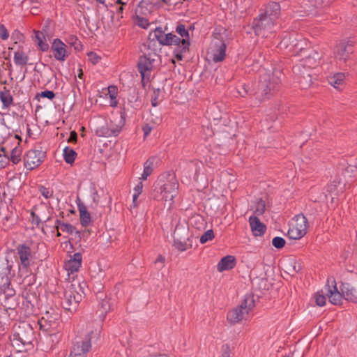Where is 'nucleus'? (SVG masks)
<instances>
[{
	"mask_svg": "<svg viewBox=\"0 0 357 357\" xmlns=\"http://www.w3.org/2000/svg\"><path fill=\"white\" fill-rule=\"evenodd\" d=\"M178 190V182L174 173L161 175L159 178L153 196L154 199L163 200L170 207Z\"/></svg>",
	"mask_w": 357,
	"mask_h": 357,
	"instance_id": "obj_1",
	"label": "nucleus"
},
{
	"mask_svg": "<svg viewBox=\"0 0 357 357\" xmlns=\"http://www.w3.org/2000/svg\"><path fill=\"white\" fill-rule=\"evenodd\" d=\"M319 59V54L315 50H311L305 59L293 67L295 79L303 89H306L312 84L311 68L316 66Z\"/></svg>",
	"mask_w": 357,
	"mask_h": 357,
	"instance_id": "obj_2",
	"label": "nucleus"
},
{
	"mask_svg": "<svg viewBox=\"0 0 357 357\" xmlns=\"http://www.w3.org/2000/svg\"><path fill=\"white\" fill-rule=\"evenodd\" d=\"M86 283L73 280L65 289L61 301L63 307L70 312H75L84 294Z\"/></svg>",
	"mask_w": 357,
	"mask_h": 357,
	"instance_id": "obj_3",
	"label": "nucleus"
},
{
	"mask_svg": "<svg viewBox=\"0 0 357 357\" xmlns=\"http://www.w3.org/2000/svg\"><path fill=\"white\" fill-rule=\"evenodd\" d=\"M228 40V33L225 28L215 29L209 48L211 58L214 62H220L224 60Z\"/></svg>",
	"mask_w": 357,
	"mask_h": 357,
	"instance_id": "obj_4",
	"label": "nucleus"
},
{
	"mask_svg": "<svg viewBox=\"0 0 357 357\" xmlns=\"http://www.w3.org/2000/svg\"><path fill=\"white\" fill-rule=\"evenodd\" d=\"M281 73L278 70L272 74L265 73L260 76L257 89L255 92L256 98L261 100L262 98H269L276 91L280 83V75Z\"/></svg>",
	"mask_w": 357,
	"mask_h": 357,
	"instance_id": "obj_5",
	"label": "nucleus"
},
{
	"mask_svg": "<svg viewBox=\"0 0 357 357\" xmlns=\"http://www.w3.org/2000/svg\"><path fill=\"white\" fill-rule=\"evenodd\" d=\"M255 306V303L253 296L245 295L241 304L227 313V319L228 321L231 324H236L245 319Z\"/></svg>",
	"mask_w": 357,
	"mask_h": 357,
	"instance_id": "obj_6",
	"label": "nucleus"
},
{
	"mask_svg": "<svg viewBox=\"0 0 357 357\" xmlns=\"http://www.w3.org/2000/svg\"><path fill=\"white\" fill-rule=\"evenodd\" d=\"M16 250L19 259V275L27 276L31 273L30 266L33 260L31 249L29 246L22 244L17 247Z\"/></svg>",
	"mask_w": 357,
	"mask_h": 357,
	"instance_id": "obj_7",
	"label": "nucleus"
},
{
	"mask_svg": "<svg viewBox=\"0 0 357 357\" xmlns=\"http://www.w3.org/2000/svg\"><path fill=\"white\" fill-rule=\"evenodd\" d=\"M176 32L179 34L182 38H179L180 41L175 45L174 54L178 61H181L183 57V54L189 51L190 45V36L188 31L185 29V26L182 24L176 26Z\"/></svg>",
	"mask_w": 357,
	"mask_h": 357,
	"instance_id": "obj_8",
	"label": "nucleus"
},
{
	"mask_svg": "<svg viewBox=\"0 0 357 357\" xmlns=\"http://www.w3.org/2000/svg\"><path fill=\"white\" fill-rule=\"evenodd\" d=\"M275 21L276 20L261 13L254 20L252 27L257 35L266 36V33L271 32L273 30Z\"/></svg>",
	"mask_w": 357,
	"mask_h": 357,
	"instance_id": "obj_9",
	"label": "nucleus"
},
{
	"mask_svg": "<svg viewBox=\"0 0 357 357\" xmlns=\"http://www.w3.org/2000/svg\"><path fill=\"white\" fill-rule=\"evenodd\" d=\"M353 52V45L349 42L340 43L335 47L333 51L335 59L340 67H342L343 65L345 67L348 66L347 62Z\"/></svg>",
	"mask_w": 357,
	"mask_h": 357,
	"instance_id": "obj_10",
	"label": "nucleus"
},
{
	"mask_svg": "<svg viewBox=\"0 0 357 357\" xmlns=\"http://www.w3.org/2000/svg\"><path fill=\"white\" fill-rule=\"evenodd\" d=\"M294 220L295 222L289 228L287 235L291 239L298 240L306 234L308 222L303 214L296 215Z\"/></svg>",
	"mask_w": 357,
	"mask_h": 357,
	"instance_id": "obj_11",
	"label": "nucleus"
},
{
	"mask_svg": "<svg viewBox=\"0 0 357 357\" xmlns=\"http://www.w3.org/2000/svg\"><path fill=\"white\" fill-rule=\"evenodd\" d=\"M121 120L119 124H114L113 121H110L109 122L105 123V125H102L98 128H97L96 130V134L99 137H116L117 136L124 125V121L123 120V115H121Z\"/></svg>",
	"mask_w": 357,
	"mask_h": 357,
	"instance_id": "obj_12",
	"label": "nucleus"
},
{
	"mask_svg": "<svg viewBox=\"0 0 357 357\" xmlns=\"http://www.w3.org/2000/svg\"><path fill=\"white\" fill-rule=\"evenodd\" d=\"M58 320L59 315L57 314L52 317L49 312H46L45 316L38 321L40 329L47 332L50 336L54 335L59 326Z\"/></svg>",
	"mask_w": 357,
	"mask_h": 357,
	"instance_id": "obj_13",
	"label": "nucleus"
},
{
	"mask_svg": "<svg viewBox=\"0 0 357 357\" xmlns=\"http://www.w3.org/2000/svg\"><path fill=\"white\" fill-rule=\"evenodd\" d=\"M153 37V40L156 39L162 45H174L179 42V37L172 33H165V31L160 27L156 28L153 33H151L149 38Z\"/></svg>",
	"mask_w": 357,
	"mask_h": 357,
	"instance_id": "obj_14",
	"label": "nucleus"
},
{
	"mask_svg": "<svg viewBox=\"0 0 357 357\" xmlns=\"http://www.w3.org/2000/svg\"><path fill=\"white\" fill-rule=\"evenodd\" d=\"M153 37V40L156 39L162 45H174L179 42V37L172 33H165V31L160 27L156 28L153 33H151L149 38Z\"/></svg>",
	"mask_w": 357,
	"mask_h": 357,
	"instance_id": "obj_15",
	"label": "nucleus"
},
{
	"mask_svg": "<svg viewBox=\"0 0 357 357\" xmlns=\"http://www.w3.org/2000/svg\"><path fill=\"white\" fill-rule=\"evenodd\" d=\"M45 157V153L38 150H29L24 156V166L32 170L40 165Z\"/></svg>",
	"mask_w": 357,
	"mask_h": 357,
	"instance_id": "obj_16",
	"label": "nucleus"
},
{
	"mask_svg": "<svg viewBox=\"0 0 357 357\" xmlns=\"http://www.w3.org/2000/svg\"><path fill=\"white\" fill-rule=\"evenodd\" d=\"M66 48V45L61 40L54 39L51 45L54 58L61 62L66 61L70 54Z\"/></svg>",
	"mask_w": 357,
	"mask_h": 357,
	"instance_id": "obj_17",
	"label": "nucleus"
},
{
	"mask_svg": "<svg viewBox=\"0 0 357 357\" xmlns=\"http://www.w3.org/2000/svg\"><path fill=\"white\" fill-rule=\"evenodd\" d=\"M153 59H151L150 56H147L146 55H144L140 56L138 61V70L142 76V81L144 83L146 80L149 81L151 73L153 69Z\"/></svg>",
	"mask_w": 357,
	"mask_h": 357,
	"instance_id": "obj_18",
	"label": "nucleus"
},
{
	"mask_svg": "<svg viewBox=\"0 0 357 357\" xmlns=\"http://www.w3.org/2000/svg\"><path fill=\"white\" fill-rule=\"evenodd\" d=\"M13 264V262L10 261L7 257H0V286L8 285Z\"/></svg>",
	"mask_w": 357,
	"mask_h": 357,
	"instance_id": "obj_19",
	"label": "nucleus"
},
{
	"mask_svg": "<svg viewBox=\"0 0 357 357\" xmlns=\"http://www.w3.org/2000/svg\"><path fill=\"white\" fill-rule=\"evenodd\" d=\"M341 291L346 300L357 303V282L342 283Z\"/></svg>",
	"mask_w": 357,
	"mask_h": 357,
	"instance_id": "obj_20",
	"label": "nucleus"
},
{
	"mask_svg": "<svg viewBox=\"0 0 357 357\" xmlns=\"http://www.w3.org/2000/svg\"><path fill=\"white\" fill-rule=\"evenodd\" d=\"M82 257L79 252L75 253L70 256V259L64 264V268L68 272V275L77 272L81 266Z\"/></svg>",
	"mask_w": 357,
	"mask_h": 357,
	"instance_id": "obj_21",
	"label": "nucleus"
},
{
	"mask_svg": "<svg viewBox=\"0 0 357 357\" xmlns=\"http://www.w3.org/2000/svg\"><path fill=\"white\" fill-rule=\"evenodd\" d=\"M329 282L330 280H328V284L325 288V294L328 297L331 303L337 305L340 303L342 294L338 291L334 280L331 281L332 286L329 285Z\"/></svg>",
	"mask_w": 357,
	"mask_h": 357,
	"instance_id": "obj_22",
	"label": "nucleus"
},
{
	"mask_svg": "<svg viewBox=\"0 0 357 357\" xmlns=\"http://www.w3.org/2000/svg\"><path fill=\"white\" fill-rule=\"evenodd\" d=\"M91 349L89 342H77L74 344L68 357H86V354Z\"/></svg>",
	"mask_w": 357,
	"mask_h": 357,
	"instance_id": "obj_23",
	"label": "nucleus"
},
{
	"mask_svg": "<svg viewBox=\"0 0 357 357\" xmlns=\"http://www.w3.org/2000/svg\"><path fill=\"white\" fill-rule=\"evenodd\" d=\"M249 222L254 236H261L264 235L266 231V225L263 224L257 217L250 216Z\"/></svg>",
	"mask_w": 357,
	"mask_h": 357,
	"instance_id": "obj_24",
	"label": "nucleus"
},
{
	"mask_svg": "<svg viewBox=\"0 0 357 357\" xmlns=\"http://www.w3.org/2000/svg\"><path fill=\"white\" fill-rule=\"evenodd\" d=\"M236 265V259L234 256L227 255L221 259L217 266L219 272L232 269Z\"/></svg>",
	"mask_w": 357,
	"mask_h": 357,
	"instance_id": "obj_25",
	"label": "nucleus"
},
{
	"mask_svg": "<svg viewBox=\"0 0 357 357\" xmlns=\"http://www.w3.org/2000/svg\"><path fill=\"white\" fill-rule=\"evenodd\" d=\"M188 234V227L184 225L178 224L176 226V228L174 231V239L175 241L188 240V241H190V236Z\"/></svg>",
	"mask_w": 357,
	"mask_h": 357,
	"instance_id": "obj_26",
	"label": "nucleus"
},
{
	"mask_svg": "<svg viewBox=\"0 0 357 357\" xmlns=\"http://www.w3.org/2000/svg\"><path fill=\"white\" fill-rule=\"evenodd\" d=\"M264 14H265L266 15L268 16L271 18L277 20L280 14V4L276 2L269 3L267 5Z\"/></svg>",
	"mask_w": 357,
	"mask_h": 357,
	"instance_id": "obj_27",
	"label": "nucleus"
},
{
	"mask_svg": "<svg viewBox=\"0 0 357 357\" xmlns=\"http://www.w3.org/2000/svg\"><path fill=\"white\" fill-rule=\"evenodd\" d=\"M346 75L344 73H337L332 76L328 77L329 84L337 89H340L344 84Z\"/></svg>",
	"mask_w": 357,
	"mask_h": 357,
	"instance_id": "obj_28",
	"label": "nucleus"
},
{
	"mask_svg": "<svg viewBox=\"0 0 357 357\" xmlns=\"http://www.w3.org/2000/svg\"><path fill=\"white\" fill-rule=\"evenodd\" d=\"M155 160V158H150L144 162V172L141 177L142 179H147L148 176H149L152 174L154 168Z\"/></svg>",
	"mask_w": 357,
	"mask_h": 357,
	"instance_id": "obj_29",
	"label": "nucleus"
},
{
	"mask_svg": "<svg viewBox=\"0 0 357 357\" xmlns=\"http://www.w3.org/2000/svg\"><path fill=\"white\" fill-rule=\"evenodd\" d=\"M80 222L82 226L86 227L91 222V215L84 205H79Z\"/></svg>",
	"mask_w": 357,
	"mask_h": 357,
	"instance_id": "obj_30",
	"label": "nucleus"
},
{
	"mask_svg": "<svg viewBox=\"0 0 357 357\" xmlns=\"http://www.w3.org/2000/svg\"><path fill=\"white\" fill-rule=\"evenodd\" d=\"M44 217H42V215L40 211V208L37 206H34L31 211V219L30 221L33 225H35L36 227H39L42 223L43 219Z\"/></svg>",
	"mask_w": 357,
	"mask_h": 357,
	"instance_id": "obj_31",
	"label": "nucleus"
},
{
	"mask_svg": "<svg viewBox=\"0 0 357 357\" xmlns=\"http://www.w3.org/2000/svg\"><path fill=\"white\" fill-rule=\"evenodd\" d=\"M101 330V326L97 327L94 330L90 331L86 336L85 339L84 340H82L81 342H89L91 345L92 342H96L98 340H99L100 337Z\"/></svg>",
	"mask_w": 357,
	"mask_h": 357,
	"instance_id": "obj_32",
	"label": "nucleus"
},
{
	"mask_svg": "<svg viewBox=\"0 0 357 357\" xmlns=\"http://www.w3.org/2000/svg\"><path fill=\"white\" fill-rule=\"evenodd\" d=\"M29 61L28 56L22 50H18L14 54V62L17 66H25Z\"/></svg>",
	"mask_w": 357,
	"mask_h": 357,
	"instance_id": "obj_33",
	"label": "nucleus"
},
{
	"mask_svg": "<svg viewBox=\"0 0 357 357\" xmlns=\"http://www.w3.org/2000/svg\"><path fill=\"white\" fill-rule=\"evenodd\" d=\"M190 224L198 229H202L205 227L206 222L202 215H195L190 218Z\"/></svg>",
	"mask_w": 357,
	"mask_h": 357,
	"instance_id": "obj_34",
	"label": "nucleus"
},
{
	"mask_svg": "<svg viewBox=\"0 0 357 357\" xmlns=\"http://www.w3.org/2000/svg\"><path fill=\"white\" fill-rule=\"evenodd\" d=\"M55 224V228L56 229H61L63 232H67L68 234H72L75 231L74 226L68 223L62 222L59 220H56Z\"/></svg>",
	"mask_w": 357,
	"mask_h": 357,
	"instance_id": "obj_35",
	"label": "nucleus"
},
{
	"mask_svg": "<svg viewBox=\"0 0 357 357\" xmlns=\"http://www.w3.org/2000/svg\"><path fill=\"white\" fill-rule=\"evenodd\" d=\"M34 34H35L36 41L37 42L38 45L40 47V49L43 52L47 51L49 50V45L47 43L43 42V32L42 31H34Z\"/></svg>",
	"mask_w": 357,
	"mask_h": 357,
	"instance_id": "obj_36",
	"label": "nucleus"
},
{
	"mask_svg": "<svg viewBox=\"0 0 357 357\" xmlns=\"http://www.w3.org/2000/svg\"><path fill=\"white\" fill-rule=\"evenodd\" d=\"M76 155H77V153L73 149H70L68 146L64 148L63 158H64L65 161L67 163H68V164L73 163L75 160Z\"/></svg>",
	"mask_w": 357,
	"mask_h": 357,
	"instance_id": "obj_37",
	"label": "nucleus"
},
{
	"mask_svg": "<svg viewBox=\"0 0 357 357\" xmlns=\"http://www.w3.org/2000/svg\"><path fill=\"white\" fill-rule=\"evenodd\" d=\"M174 245L175 246V248L177 250L182 251V252L191 248L192 246L190 239V241H188V240H180V241L174 240Z\"/></svg>",
	"mask_w": 357,
	"mask_h": 357,
	"instance_id": "obj_38",
	"label": "nucleus"
},
{
	"mask_svg": "<svg viewBox=\"0 0 357 357\" xmlns=\"http://www.w3.org/2000/svg\"><path fill=\"white\" fill-rule=\"evenodd\" d=\"M21 155L22 149L20 147L17 146L12 150L10 157H8V159L13 164H17L21 160Z\"/></svg>",
	"mask_w": 357,
	"mask_h": 357,
	"instance_id": "obj_39",
	"label": "nucleus"
},
{
	"mask_svg": "<svg viewBox=\"0 0 357 357\" xmlns=\"http://www.w3.org/2000/svg\"><path fill=\"white\" fill-rule=\"evenodd\" d=\"M100 309L98 311L100 312V316L102 317V320H104L106 314L110 310V304L107 299H103L100 305Z\"/></svg>",
	"mask_w": 357,
	"mask_h": 357,
	"instance_id": "obj_40",
	"label": "nucleus"
},
{
	"mask_svg": "<svg viewBox=\"0 0 357 357\" xmlns=\"http://www.w3.org/2000/svg\"><path fill=\"white\" fill-rule=\"evenodd\" d=\"M66 42L77 51H79L82 50V45H81L79 40L75 36H70L66 40Z\"/></svg>",
	"mask_w": 357,
	"mask_h": 357,
	"instance_id": "obj_41",
	"label": "nucleus"
},
{
	"mask_svg": "<svg viewBox=\"0 0 357 357\" xmlns=\"http://www.w3.org/2000/svg\"><path fill=\"white\" fill-rule=\"evenodd\" d=\"M266 210V204L265 202L261 199H259L257 202L256 208L255 210V213L257 215H262Z\"/></svg>",
	"mask_w": 357,
	"mask_h": 357,
	"instance_id": "obj_42",
	"label": "nucleus"
},
{
	"mask_svg": "<svg viewBox=\"0 0 357 357\" xmlns=\"http://www.w3.org/2000/svg\"><path fill=\"white\" fill-rule=\"evenodd\" d=\"M0 98L3 104L6 107H8L13 102V98L8 92H1L0 94Z\"/></svg>",
	"mask_w": 357,
	"mask_h": 357,
	"instance_id": "obj_43",
	"label": "nucleus"
},
{
	"mask_svg": "<svg viewBox=\"0 0 357 357\" xmlns=\"http://www.w3.org/2000/svg\"><path fill=\"white\" fill-rule=\"evenodd\" d=\"M214 237L213 231L208 229L200 237V243L204 244L207 241L213 240Z\"/></svg>",
	"mask_w": 357,
	"mask_h": 357,
	"instance_id": "obj_44",
	"label": "nucleus"
},
{
	"mask_svg": "<svg viewBox=\"0 0 357 357\" xmlns=\"http://www.w3.org/2000/svg\"><path fill=\"white\" fill-rule=\"evenodd\" d=\"M294 40H296V38H294V40H293L291 41V43H292V46H294L296 49H298V54L299 56H303V54H306V52H309V50H306L305 48H304L303 47V43H304L305 42L304 41H301L299 43H294Z\"/></svg>",
	"mask_w": 357,
	"mask_h": 357,
	"instance_id": "obj_45",
	"label": "nucleus"
},
{
	"mask_svg": "<svg viewBox=\"0 0 357 357\" xmlns=\"http://www.w3.org/2000/svg\"><path fill=\"white\" fill-rule=\"evenodd\" d=\"M286 241L285 240L280 236H276L273 238L272 244L273 245L278 249H281L285 245Z\"/></svg>",
	"mask_w": 357,
	"mask_h": 357,
	"instance_id": "obj_46",
	"label": "nucleus"
},
{
	"mask_svg": "<svg viewBox=\"0 0 357 357\" xmlns=\"http://www.w3.org/2000/svg\"><path fill=\"white\" fill-rule=\"evenodd\" d=\"M10 286V279L8 280V285L0 286L1 289L4 292L7 296H12L15 294V291Z\"/></svg>",
	"mask_w": 357,
	"mask_h": 357,
	"instance_id": "obj_47",
	"label": "nucleus"
},
{
	"mask_svg": "<svg viewBox=\"0 0 357 357\" xmlns=\"http://www.w3.org/2000/svg\"><path fill=\"white\" fill-rule=\"evenodd\" d=\"M1 151L3 153V154L0 153V168H3L6 167V164L9 161V159L6 155L5 148L1 147Z\"/></svg>",
	"mask_w": 357,
	"mask_h": 357,
	"instance_id": "obj_48",
	"label": "nucleus"
},
{
	"mask_svg": "<svg viewBox=\"0 0 357 357\" xmlns=\"http://www.w3.org/2000/svg\"><path fill=\"white\" fill-rule=\"evenodd\" d=\"M39 191L40 194L46 199L50 198L53 196V191L45 186H40Z\"/></svg>",
	"mask_w": 357,
	"mask_h": 357,
	"instance_id": "obj_49",
	"label": "nucleus"
},
{
	"mask_svg": "<svg viewBox=\"0 0 357 357\" xmlns=\"http://www.w3.org/2000/svg\"><path fill=\"white\" fill-rule=\"evenodd\" d=\"M238 92L242 97H245L247 95L251 94V93H250V87L247 84H242L240 89H238Z\"/></svg>",
	"mask_w": 357,
	"mask_h": 357,
	"instance_id": "obj_50",
	"label": "nucleus"
},
{
	"mask_svg": "<svg viewBox=\"0 0 357 357\" xmlns=\"http://www.w3.org/2000/svg\"><path fill=\"white\" fill-rule=\"evenodd\" d=\"M316 303L319 306H324L326 304V296L319 292L315 295Z\"/></svg>",
	"mask_w": 357,
	"mask_h": 357,
	"instance_id": "obj_51",
	"label": "nucleus"
},
{
	"mask_svg": "<svg viewBox=\"0 0 357 357\" xmlns=\"http://www.w3.org/2000/svg\"><path fill=\"white\" fill-rule=\"evenodd\" d=\"M88 57H89V60L93 64H96L101 59V58L96 53H95L93 52H90L89 53H88Z\"/></svg>",
	"mask_w": 357,
	"mask_h": 357,
	"instance_id": "obj_52",
	"label": "nucleus"
},
{
	"mask_svg": "<svg viewBox=\"0 0 357 357\" xmlns=\"http://www.w3.org/2000/svg\"><path fill=\"white\" fill-rule=\"evenodd\" d=\"M127 3H128V0H126V1H124V0H117L116 1V3L120 5L119 6V8H117L116 13H117L118 15H121V17H123L121 14L123 13V6L126 5Z\"/></svg>",
	"mask_w": 357,
	"mask_h": 357,
	"instance_id": "obj_53",
	"label": "nucleus"
},
{
	"mask_svg": "<svg viewBox=\"0 0 357 357\" xmlns=\"http://www.w3.org/2000/svg\"><path fill=\"white\" fill-rule=\"evenodd\" d=\"M41 98H47L50 100H52L55 97V93L52 91H44L38 94Z\"/></svg>",
	"mask_w": 357,
	"mask_h": 357,
	"instance_id": "obj_54",
	"label": "nucleus"
},
{
	"mask_svg": "<svg viewBox=\"0 0 357 357\" xmlns=\"http://www.w3.org/2000/svg\"><path fill=\"white\" fill-rule=\"evenodd\" d=\"M9 37V33L3 25H0V38L3 40H6Z\"/></svg>",
	"mask_w": 357,
	"mask_h": 357,
	"instance_id": "obj_55",
	"label": "nucleus"
},
{
	"mask_svg": "<svg viewBox=\"0 0 357 357\" xmlns=\"http://www.w3.org/2000/svg\"><path fill=\"white\" fill-rule=\"evenodd\" d=\"M17 335L18 336L19 340L23 344H26L31 342V339L27 336H24L20 332L17 333Z\"/></svg>",
	"mask_w": 357,
	"mask_h": 357,
	"instance_id": "obj_56",
	"label": "nucleus"
},
{
	"mask_svg": "<svg viewBox=\"0 0 357 357\" xmlns=\"http://www.w3.org/2000/svg\"><path fill=\"white\" fill-rule=\"evenodd\" d=\"M108 91L112 100H114L116 98V88L114 86L108 87Z\"/></svg>",
	"mask_w": 357,
	"mask_h": 357,
	"instance_id": "obj_57",
	"label": "nucleus"
},
{
	"mask_svg": "<svg viewBox=\"0 0 357 357\" xmlns=\"http://www.w3.org/2000/svg\"><path fill=\"white\" fill-rule=\"evenodd\" d=\"M77 139V134L75 131H72L70 133V137L68 139V142H76Z\"/></svg>",
	"mask_w": 357,
	"mask_h": 357,
	"instance_id": "obj_58",
	"label": "nucleus"
},
{
	"mask_svg": "<svg viewBox=\"0 0 357 357\" xmlns=\"http://www.w3.org/2000/svg\"><path fill=\"white\" fill-rule=\"evenodd\" d=\"M229 347L228 345H224L222 347V357H229Z\"/></svg>",
	"mask_w": 357,
	"mask_h": 357,
	"instance_id": "obj_59",
	"label": "nucleus"
},
{
	"mask_svg": "<svg viewBox=\"0 0 357 357\" xmlns=\"http://www.w3.org/2000/svg\"><path fill=\"white\" fill-rule=\"evenodd\" d=\"M138 24L139 26H141L144 29H146L147 26H149V23H148L147 20H144L143 18H142L139 20Z\"/></svg>",
	"mask_w": 357,
	"mask_h": 357,
	"instance_id": "obj_60",
	"label": "nucleus"
},
{
	"mask_svg": "<svg viewBox=\"0 0 357 357\" xmlns=\"http://www.w3.org/2000/svg\"><path fill=\"white\" fill-rule=\"evenodd\" d=\"M143 184L142 182H139L136 187L135 188V193L140 195L142 191Z\"/></svg>",
	"mask_w": 357,
	"mask_h": 357,
	"instance_id": "obj_61",
	"label": "nucleus"
},
{
	"mask_svg": "<svg viewBox=\"0 0 357 357\" xmlns=\"http://www.w3.org/2000/svg\"><path fill=\"white\" fill-rule=\"evenodd\" d=\"M152 130V128L149 126V125H146L144 128H143V131H144V137H146L147 135H149V133L151 132Z\"/></svg>",
	"mask_w": 357,
	"mask_h": 357,
	"instance_id": "obj_62",
	"label": "nucleus"
},
{
	"mask_svg": "<svg viewBox=\"0 0 357 357\" xmlns=\"http://www.w3.org/2000/svg\"><path fill=\"white\" fill-rule=\"evenodd\" d=\"M158 98L157 97H155L154 98H153L151 100V105H152V106L155 107V106L158 105Z\"/></svg>",
	"mask_w": 357,
	"mask_h": 357,
	"instance_id": "obj_63",
	"label": "nucleus"
},
{
	"mask_svg": "<svg viewBox=\"0 0 357 357\" xmlns=\"http://www.w3.org/2000/svg\"><path fill=\"white\" fill-rule=\"evenodd\" d=\"M77 76H78V77H79V79H83L84 73H83V70H82V68H79V69L78 70V75H77Z\"/></svg>",
	"mask_w": 357,
	"mask_h": 357,
	"instance_id": "obj_64",
	"label": "nucleus"
}]
</instances>
